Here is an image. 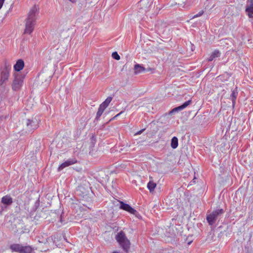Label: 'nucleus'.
<instances>
[{
    "mask_svg": "<svg viewBox=\"0 0 253 253\" xmlns=\"http://www.w3.org/2000/svg\"><path fill=\"white\" fill-rule=\"evenodd\" d=\"M39 12L38 6H33L28 13V15L25 20V34H30L33 31L36 23L37 16Z\"/></svg>",
    "mask_w": 253,
    "mask_h": 253,
    "instance_id": "nucleus-1",
    "label": "nucleus"
},
{
    "mask_svg": "<svg viewBox=\"0 0 253 253\" xmlns=\"http://www.w3.org/2000/svg\"><path fill=\"white\" fill-rule=\"evenodd\" d=\"M116 240L125 252L128 251L130 248V242L124 232L121 231L118 233L116 236Z\"/></svg>",
    "mask_w": 253,
    "mask_h": 253,
    "instance_id": "nucleus-2",
    "label": "nucleus"
},
{
    "mask_svg": "<svg viewBox=\"0 0 253 253\" xmlns=\"http://www.w3.org/2000/svg\"><path fill=\"white\" fill-rule=\"evenodd\" d=\"M52 75L51 71H49L47 69H44L39 74L37 81L46 86L50 82Z\"/></svg>",
    "mask_w": 253,
    "mask_h": 253,
    "instance_id": "nucleus-3",
    "label": "nucleus"
},
{
    "mask_svg": "<svg viewBox=\"0 0 253 253\" xmlns=\"http://www.w3.org/2000/svg\"><path fill=\"white\" fill-rule=\"evenodd\" d=\"M224 213V210L222 209H217L213 211L211 214L207 216V220L210 225H212L215 222L218 216Z\"/></svg>",
    "mask_w": 253,
    "mask_h": 253,
    "instance_id": "nucleus-4",
    "label": "nucleus"
},
{
    "mask_svg": "<svg viewBox=\"0 0 253 253\" xmlns=\"http://www.w3.org/2000/svg\"><path fill=\"white\" fill-rule=\"evenodd\" d=\"M10 68L7 65H5L4 68L1 70L0 79V85L1 86L8 79Z\"/></svg>",
    "mask_w": 253,
    "mask_h": 253,
    "instance_id": "nucleus-5",
    "label": "nucleus"
},
{
    "mask_svg": "<svg viewBox=\"0 0 253 253\" xmlns=\"http://www.w3.org/2000/svg\"><path fill=\"white\" fill-rule=\"evenodd\" d=\"M26 124L27 130L29 132L32 131L38 127V122L36 119H28L26 120Z\"/></svg>",
    "mask_w": 253,
    "mask_h": 253,
    "instance_id": "nucleus-6",
    "label": "nucleus"
},
{
    "mask_svg": "<svg viewBox=\"0 0 253 253\" xmlns=\"http://www.w3.org/2000/svg\"><path fill=\"white\" fill-rule=\"evenodd\" d=\"M23 82V81L21 76H15L12 85L13 90L15 91L19 90L22 85Z\"/></svg>",
    "mask_w": 253,
    "mask_h": 253,
    "instance_id": "nucleus-7",
    "label": "nucleus"
},
{
    "mask_svg": "<svg viewBox=\"0 0 253 253\" xmlns=\"http://www.w3.org/2000/svg\"><path fill=\"white\" fill-rule=\"evenodd\" d=\"M120 208L133 214H135L137 212L134 209L132 208L128 204H126L122 201L120 202Z\"/></svg>",
    "mask_w": 253,
    "mask_h": 253,
    "instance_id": "nucleus-8",
    "label": "nucleus"
},
{
    "mask_svg": "<svg viewBox=\"0 0 253 253\" xmlns=\"http://www.w3.org/2000/svg\"><path fill=\"white\" fill-rule=\"evenodd\" d=\"M89 191V190L88 187L85 188L83 185H80L78 187L76 192L77 194L84 198L85 196L87 195Z\"/></svg>",
    "mask_w": 253,
    "mask_h": 253,
    "instance_id": "nucleus-9",
    "label": "nucleus"
},
{
    "mask_svg": "<svg viewBox=\"0 0 253 253\" xmlns=\"http://www.w3.org/2000/svg\"><path fill=\"white\" fill-rule=\"evenodd\" d=\"M245 11L249 18H253V0H248Z\"/></svg>",
    "mask_w": 253,
    "mask_h": 253,
    "instance_id": "nucleus-10",
    "label": "nucleus"
},
{
    "mask_svg": "<svg viewBox=\"0 0 253 253\" xmlns=\"http://www.w3.org/2000/svg\"><path fill=\"white\" fill-rule=\"evenodd\" d=\"M191 103V100H189L185 102L184 103H183L182 105L173 108L171 111H170V113L172 114L175 112L181 111V110H183L184 109H185V108H186L189 105H190V104Z\"/></svg>",
    "mask_w": 253,
    "mask_h": 253,
    "instance_id": "nucleus-11",
    "label": "nucleus"
},
{
    "mask_svg": "<svg viewBox=\"0 0 253 253\" xmlns=\"http://www.w3.org/2000/svg\"><path fill=\"white\" fill-rule=\"evenodd\" d=\"M238 95V91L237 87H236L234 89L232 90V93L230 95V99L232 101V106L234 107L236 104V100Z\"/></svg>",
    "mask_w": 253,
    "mask_h": 253,
    "instance_id": "nucleus-12",
    "label": "nucleus"
},
{
    "mask_svg": "<svg viewBox=\"0 0 253 253\" xmlns=\"http://www.w3.org/2000/svg\"><path fill=\"white\" fill-rule=\"evenodd\" d=\"M24 67V62L22 59H18L14 65L15 71L19 72L22 70Z\"/></svg>",
    "mask_w": 253,
    "mask_h": 253,
    "instance_id": "nucleus-13",
    "label": "nucleus"
},
{
    "mask_svg": "<svg viewBox=\"0 0 253 253\" xmlns=\"http://www.w3.org/2000/svg\"><path fill=\"white\" fill-rule=\"evenodd\" d=\"M12 199L10 196H5L1 199V203L5 205H10L12 203Z\"/></svg>",
    "mask_w": 253,
    "mask_h": 253,
    "instance_id": "nucleus-14",
    "label": "nucleus"
},
{
    "mask_svg": "<svg viewBox=\"0 0 253 253\" xmlns=\"http://www.w3.org/2000/svg\"><path fill=\"white\" fill-rule=\"evenodd\" d=\"M220 55V52L216 49L214 50L212 53L211 54V56L208 58V61H212L213 60H214L215 58L219 57Z\"/></svg>",
    "mask_w": 253,
    "mask_h": 253,
    "instance_id": "nucleus-15",
    "label": "nucleus"
},
{
    "mask_svg": "<svg viewBox=\"0 0 253 253\" xmlns=\"http://www.w3.org/2000/svg\"><path fill=\"white\" fill-rule=\"evenodd\" d=\"M134 69L135 70L134 73L135 74H139L146 71V69L144 67L138 64H136L134 65Z\"/></svg>",
    "mask_w": 253,
    "mask_h": 253,
    "instance_id": "nucleus-16",
    "label": "nucleus"
},
{
    "mask_svg": "<svg viewBox=\"0 0 253 253\" xmlns=\"http://www.w3.org/2000/svg\"><path fill=\"white\" fill-rule=\"evenodd\" d=\"M22 245L18 244H13L10 245V248L13 251L21 253Z\"/></svg>",
    "mask_w": 253,
    "mask_h": 253,
    "instance_id": "nucleus-17",
    "label": "nucleus"
},
{
    "mask_svg": "<svg viewBox=\"0 0 253 253\" xmlns=\"http://www.w3.org/2000/svg\"><path fill=\"white\" fill-rule=\"evenodd\" d=\"M178 145V140L176 136H173L171 139L170 146L172 149H176Z\"/></svg>",
    "mask_w": 253,
    "mask_h": 253,
    "instance_id": "nucleus-18",
    "label": "nucleus"
},
{
    "mask_svg": "<svg viewBox=\"0 0 253 253\" xmlns=\"http://www.w3.org/2000/svg\"><path fill=\"white\" fill-rule=\"evenodd\" d=\"M32 252V248L30 246H22L21 253H31Z\"/></svg>",
    "mask_w": 253,
    "mask_h": 253,
    "instance_id": "nucleus-19",
    "label": "nucleus"
},
{
    "mask_svg": "<svg viewBox=\"0 0 253 253\" xmlns=\"http://www.w3.org/2000/svg\"><path fill=\"white\" fill-rule=\"evenodd\" d=\"M77 161L75 159H70L64 162V168L76 163Z\"/></svg>",
    "mask_w": 253,
    "mask_h": 253,
    "instance_id": "nucleus-20",
    "label": "nucleus"
},
{
    "mask_svg": "<svg viewBox=\"0 0 253 253\" xmlns=\"http://www.w3.org/2000/svg\"><path fill=\"white\" fill-rule=\"evenodd\" d=\"M156 186V184L153 181H149L147 185V187L148 189L149 190L150 192L154 191Z\"/></svg>",
    "mask_w": 253,
    "mask_h": 253,
    "instance_id": "nucleus-21",
    "label": "nucleus"
},
{
    "mask_svg": "<svg viewBox=\"0 0 253 253\" xmlns=\"http://www.w3.org/2000/svg\"><path fill=\"white\" fill-rule=\"evenodd\" d=\"M62 50L61 49H59L58 48L56 49V56L58 61H60L62 60L63 57V55L61 54Z\"/></svg>",
    "mask_w": 253,
    "mask_h": 253,
    "instance_id": "nucleus-22",
    "label": "nucleus"
},
{
    "mask_svg": "<svg viewBox=\"0 0 253 253\" xmlns=\"http://www.w3.org/2000/svg\"><path fill=\"white\" fill-rule=\"evenodd\" d=\"M112 100V97L108 96L102 103L107 107Z\"/></svg>",
    "mask_w": 253,
    "mask_h": 253,
    "instance_id": "nucleus-23",
    "label": "nucleus"
},
{
    "mask_svg": "<svg viewBox=\"0 0 253 253\" xmlns=\"http://www.w3.org/2000/svg\"><path fill=\"white\" fill-rule=\"evenodd\" d=\"M103 112H104V111H103L101 109L99 108L98 109V111L96 113V116L95 119L96 120H99V118H100V117L101 116V115H102Z\"/></svg>",
    "mask_w": 253,
    "mask_h": 253,
    "instance_id": "nucleus-24",
    "label": "nucleus"
},
{
    "mask_svg": "<svg viewBox=\"0 0 253 253\" xmlns=\"http://www.w3.org/2000/svg\"><path fill=\"white\" fill-rule=\"evenodd\" d=\"M112 57L117 60H119L120 59V56L117 53V52L115 51L112 53Z\"/></svg>",
    "mask_w": 253,
    "mask_h": 253,
    "instance_id": "nucleus-25",
    "label": "nucleus"
},
{
    "mask_svg": "<svg viewBox=\"0 0 253 253\" xmlns=\"http://www.w3.org/2000/svg\"><path fill=\"white\" fill-rule=\"evenodd\" d=\"M204 10H201L200 11H199L197 14L194 15L193 17H192V19H194V18H197V17H199L201 16H202L203 13H204Z\"/></svg>",
    "mask_w": 253,
    "mask_h": 253,
    "instance_id": "nucleus-26",
    "label": "nucleus"
},
{
    "mask_svg": "<svg viewBox=\"0 0 253 253\" xmlns=\"http://www.w3.org/2000/svg\"><path fill=\"white\" fill-rule=\"evenodd\" d=\"M146 3H149V0H141L139 1V4L141 6L145 4Z\"/></svg>",
    "mask_w": 253,
    "mask_h": 253,
    "instance_id": "nucleus-27",
    "label": "nucleus"
},
{
    "mask_svg": "<svg viewBox=\"0 0 253 253\" xmlns=\"http://www.w3.org/2000/svg\"><path fill=\"white\" fill-rule=\"evenodd\" d=\"M99 108L101 109L103 111H104L105 109L107 108V107L106 106H105L104 105H103L102 103H101L100 105Z\"/></svg>",
    "mask_w": 253,
    "mask_h": 253,
    "instance_id": "nucleus-28",
    "label": "nucleus"
},
{
    "mask_svg": "<svg viewBox=\"0 0 253 253\" xmlns=\"http://www.w3.org/2000/svg\"><path fill=\"white\" fill-rule=\"evenodd\" d=\"M124 113V111H121V112H120L119 114H118L117 115H116L115 116H114L113 118V119H117L119 116H120L121 114H122V113Z\"/></svg>",
    "mask_w": 253,
    "mask_h": 253,
    "instance_id": "nucleus-29",
    "label": "nucleus"
},
{
    "mask_svg": "<svg viewBox=\"0 0 253 253\" xmlns=\"http://www.w3.org/2000/svg\"><path fill=\"white\" fill-rule=\"evenodd\" d=\"M144 130H145V129H142L141 130L136 132L135 135H139V134H141Z\"/></svg>",
    "mask_w": 253,
    "mask_h": 253,
    "instance_id": "nucleus-30",
    "label": "nucleus"
},
{
    "mask_svg": "<svg viewBox=\"0 0 253 253\" xmlns=\"http://www.w3.org/2000/svg\"><path fill=\"white\" fill-rule=\"evenodd\" d=\"M63 169V163H62L60 165V166H59V168H58V170H61L62 169Z\"/></svg>",
    "mask_w": 253,
    "mask_h": 253,
    "instance_id": "nucleus-31",
    "label": "nucleus"
},
{
    "mask_svg": "<svg viewBox=\"0 0 253 253\" xmlns=\"http://www.w3.org/2000/svg\"><path fill=\"white\" fill-rule=\"evenodd\" d=\"M153 69H151V68H148V69H146V71H152Z\"/></svg>",
    "mask_w": 253,
    "mask_h": 253,
    "instance_id": "nucleus-32",
    "label": "nucleus"
},
{
    "mask_svg": "<svg viewBox=\"0 0 253 253\" xmlns=\"http://www.w3.org/2000/svg\"><path fill=\"white\" fill-rule=\"evenodd\" d=\"M112 253H120V252H118V251H114V252H113Z\"/></svg>",
    "mask_w": 253,
    "mask_h": 253,
    "instance_id": "nucleus-33",
    "label": "nucleus"
},
{
    "mask_svg": "<svg viewBox=\"0 0 253 253\" xmlns=\"http://www.w3.org/2000/svg\"><path fill=\"white\" fill-rule=\"evenodd\" d=\"M62 213H63V212H62L61 214V217H60V220H61V221H62Z\"/></svg>",
    "mask_w": 253,
    "mask_h": 253,
    "instance_id": "nucleus-34",
    "label": "nucleus"
},
{
    "mask_svg": "<svg viewBox=\"0 0 253 253\" xmlns=\"http://www.w3.org/2000/svg\"><path fill=\"white\" fill-rule=\"evenodd\" d=\"M147 9H148V8H147V7H146L145 8L144 10H145V11H146V10H147Z\"/></svg>",
    "mask_w": 253,
    "mask_h": 253,
    "instance_id": "nucleus-35",
    "label": "nucleus"
},
{
    "mask_svg": "<svg viewBox=\"0 0 253 253\" xmlns=\"http://www.w3.org/2000/svg\"><path fill=\"white\" fill-rule=\"evenodd\" d=\"M64 241H65L66 242H67V243H68V242H67V240L65 239V238H64Z\"/></svg>",
    "mask_w": 253,
    "mask_h": 253,
    "instance_id": "nucleus-36",
    "label": "nucleus"
},
{
    "mask_svg": "<svg viewBox=\"0 0 253 253\" xmlns=\"http://www.w3.org/2000/svg\"><path fill=\"white\" fill-rule=\"evenodd\" d=\"M151 3L149 4V6L151 5Z\"/></svg>",
    "mask_w": 253,
    "mask_h": 253,
    "instance_id": "nucleus-37",
    "label": "nucleus"
}]
</instances>
